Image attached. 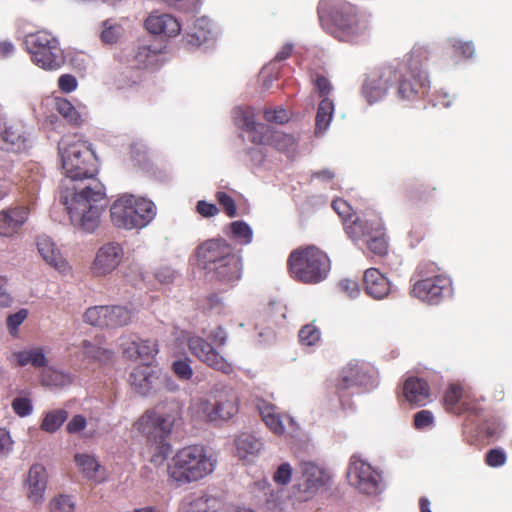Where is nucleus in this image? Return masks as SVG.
<instances>
[{"instance_id":"nucleus-1","label":"nucleus","mask_w":512,"mask_h":512,"mask_svg":"<svg viewBox=\"0 0 512 512\" xmlns=\"http://www.w3.org/2000/svg\"><path fill=\"white\" fill-rule=\"evenodd\" d=\"M63 169L59 200L72 226L92 233L99 224L107 200L105 187L95 177V155L90 144L78 135H66L58 144Z\"/></svg>"},{"instance_id":"nucleus-2","label":"nucleus","mask_w":512,"mask_h":512,"mask_svg":"<svg viewBox=\"0 0 512 512\" xmlns=\"http://www.w3.org/2000/svg\"><path fill=\"white\" fill-rule=\"evenodd\" d=\"M319 21L328 34L345 43H359L369 33V21L356 6L342 0H321Z\"/></svg>"},{"instance_id":"nucleus-3","label":"nucleus","mask_w":512,"mask_h":512,"mask_svg":"<svg viewBox=\"0 0 512 512\" xmlns=\"http://www.w3.org/2000/svg\"><path fill=\"white\" fill-rule=\"evenodd\" d=\"M217 458L204 445H190L178 450L167 464L168 480L176 487L198 482L215 470Z\"/></svg>"},{"instance_id":"nucleus-4","label":"nucleus","mask_w":512,"mask_h":512,"mask_svg":"<svg viewBox=\"0 0 512 512\" xmlns=\"http://www.w3.org/2000/svg\"><path fill=\"white\" fill-rule=\"evenodd\" d=\"M199 264L207 274L224 284H234L242 276V259L232 245L222 239H211L197 251Z\"/></svg>"},{"instance_id":"nucleus-5","label":"nucleus","mask_w":512,"mask_h":512,"mask_svg":"<svg viewBox=\"0 0 512 512\" xmlns=\"http://www.w3.org/2000/svg\"><path fill=\"white\" fill-rule=\"evenodd\" d=\"M429 50L425 45H415L402 63L395 70L399 77L396 79L397 96L406 101L419 99L428 92L430 82L424 69L428 60Z\"/></svg>"},{"instance_id":"nucleus-6","label":"nucleus","mask_w":512,"mask_h":512,"mask_svg":"<svg viewBox=\"0 0 512 512\" xmlns=\"http://www.w3.org/2000/svg\"><path fill=\"white\" fill-rule=\"evenodd\" d=\"M177 413L166 410L164 406L158 405L152 410L146 411L135 423V428L155 442L154 452L150 461L160 465L171 453V445L165 441L172 432Z\"/></svg>"},{"instance_id":"nucleus-7","label":"nucleus","mask_w":512,"mask_h":512,"mask_svg":"<svg viewBox=\"0 0 512 512\" xmlns=\"http://www.w3.org/2000/svg\"><path fill=\"white\" fill-rule=\"evenodd\" d=\"M155 204L146 198L131 194L119 196L110 206L111 221L117 228L141 230L156 216Z\"/></svg>"},{"instance_id":"nucleus-8","label":"nucleus","mask_w":512,"mask_h":512,"mask_svg":"<svg viewBox=\"0 0 512 512\" xmlns=\"http://www.w3.org/2000/svg\"><path fill=\"white\" fill-rule=\"evenodd\" d=\"M211 400L199 399L190 406L194 418L218 424L228 421L238 413V396L235 390L224 384H216L210 392Z\"/></svg>"},{"instance_id":"nucleus-9","label":"nucleus","mask_w":512,"mask_h":512,"mask_svg":"<svg viewBox=\"0 0 512 512\" xmlns=\"http://www.w3.org/2000/svg\"><path fill=\"white\" fill-rule=\"evenodd\" d=\"M411 294L422 302L436 305L453 294L452 280L439 273L434 263L420 264L414 274Z\"/></svg>"},{"instance_id":"nucleus-10","label":"nucleus","mask_w":512,"mask_h":512,"mask_svg":"<svg viewBox=\"0 0 512 512\" xmlns=\"http://www.w3.org/2000/svg\"><path fill=\"white\" fill-rule=\"evenodd\" d=\"M345 230L353 243L375 255H385L388 249V243L385 237L384 226L381 217L376 213H366L361 217H356L349 224H345Z\"/></svg>"},{"instance_id":"nucleus-11","label":"nucleus","mask_w":512,"mask_h":512,"mask_svg":"<svg viewBox=\"0 0 512 512\" xmlns=\"http://www.w3.org/2000/svg\"><path fill=\"white\" fill-rule=\"evenodd\" d=\"M291 276L304 283L323 281L330 270L327 255L315 246L293 251L288 259Z\"/></svg>"},{"instance_id":"nucleus-12","label":"nucleus","mask_w":512,"mask_h":512,"mask_svg":"<svg viewBox=\"0 0 512 512\" xmlns=\"http://www.w3.org/2000/svg\"><path fill=\"white\" fill-rule=\"evenodd\" d=\"M25 46L33 63L41 69L54 71L65 63V56L57 38L46 31L28 34L25 37Z\"/></svg>"},{"instance_id":"nucleus-13","label":"nucleus","mask_w":512,"mask_h":512,"mask_svg":"<svg viewBox=\"0 0 512 512\" xmlns=\"http://www.w3.org/2000/svg\"><path fill=\"white\" fill-rule=\"evenodd\" d=\"M347 479L360 494L377 496L385 490L381 472L358 455L350 458Z\"/></svg>"},{"instance_id":"nucleus-14","label":"nucleus","mask_w":512,"mask_h":512,"mask_svg":"<svg viewBox=\"0 0 512 512\" xmlns=\"http://www.w3.org/2000/svg\"><path fill=\"white\" fill-rule=\"evenodd\" d=\"M399 77L393 66H386L371 72L362 87V94L369 104L381 101L388 90L395 86Z\"/></svg>"},{"instance_id":"nucleus-15","label":"nucleus","mask_w":512,"mask_h":512,"mask_svg":"<svg viewBox=\"0 0 512 512\" xmlns=\"http://www.w3.org/2000/svg\"><path fill=\"white\" fill-rule=\"evenodd\" d=\"M124 250L117 242H108L99 247L91 264L90 271L95 277L112 273L122 262Z\"/></svg>"},{"instance_id":"nucleus-16","label":"nucleus","mask_w":512,"mask_h":512,"mask_svg":"<svg viewBox=\"0 0 512 512\" xmlns=\"http://www.w3.org/2000/svg\"><path fill=\"white\" fill-rule=\"evenodd\" d=\"M188 348L195 357L212 369L221 371L224 374L232 372V365L203 337H189Z\"/></svg>"},{"instance_id":"nucleus-17","label":"nucleus","mask_w":512,"mask_h":512,"mask_svg":"<svg viewBox=\"0 0 512 512\" xmlns=\"http://www.w3.org/2000/svg\"><path fill=\"white\" fill-rule=\"evenodd\" d=\"M300 474L298 486L299 490L305 494V499L313 497L329 480L325 469L312 461L300 463Z\"/></svg>"},{"instance_id":"nucleus-18","label":"nucleus","mask_w":512,"mask_h":512,"mask_svg":"<svg viewBox=\"0 0 512 512\" xmlns=\"http://www.w3.org/2000/svg\"><path fill=\"white\" fill-rule=\"evenodd\" d=\"M31 143L20 124L0 120V150L11 153L26 152Z\"/></svg>"},{"instance_id":"nucleus-19","label":"nucleus","mask_w":512,"mask_h":512,"mask_svg":"<svg viewBox=\"0 0 512 512\" xmlns=\"http://www.w3.org/2000/svg\"><path fill=\"white\" fill-rule=\"evenodd\" d=\"M234 124L243 130L248 139L256 144L264 141L267 126L255 121V111L250 106H237L232 110Z\"/></svg>"},{"instance_id":"nucleus-20","label":"nucleus","mask_w":512,"mask_h":512,"mask_svg":"<svg viewBox=\"0 0 512 512\" xmlns=\"http://www.w3.org/2000/svg\"><path fill=\"white\" fill-rule=\"evenodd\" d=\"M132 390L141 395L149 396L159 391L158 368L144 364L132 370L129 375Z\"/></svg>"},{"instance_id":"nucleus-21","label":"nucleus","mask_w":512,"mask_h":512,"mask_svg":"<svg viewBox=\"0 0 512 512\" xmlns=\"http://www.w3.org/2000/svg\"><path fill=\"white\" fill-rule=\"evenodd\" d=\"M145 27L151 34L167 38L176 37L181 32V24L175 16L158 11L147 17Z\"/></svg>"},{"instance_id":"nucleus-22","label":"nucleus","mask_w":512,"mask_h":512,"mask_svg":"<svg viewBox=\"0 0 512 512\" xmlns=\"http://www.w3.org/2000/svg\"><path fill=\"white\" fill-rule=\"evenodd\" d=\"M374 379L369 374L368 368L359 363H349L341 372L338 386L341 389L352 387H364L366 389L374 386Z\"/></svg>"},{"instance_id":"nucleus-23","label":"nucleus","mask_w":512,"mask_h":512,"mask_svg":"<svg viewBox=\"0 0 512 512\" xmlns=\"http://www.w3.org/2000/svg\"><path fill=\"white\" fill-rule=\"evenodd\" d=\"M37 249L43 260L59 273L67 275L71 272L69 263L49 236L41 235L37 238Z\"/></svg>"},{"instance_id":"nucleus-24","label":"nucleus","mask_w":512,"mask_h":512,"mask_svg":"<svg viewBox=\"0 0 512 512\" xmlns=\"http://www.w3.org/2000/svg\"><path fill=\"white\" fill-rule=\"evenodd\" d=\"M161 54L147 42L139 43L129 54V68L136 70L156 69L160 65Z\"/></svg>"},{"instance_id":"nucleus-25","label":"nucleus","mask_w":512,"mask_h":512,"mask_svg":"<svg viewBox=\"0 0 512 512\" xmlns=\"http://www.w3.org/2000/svg\"><path fill=\"white\" fill-rule=\"evenodd\" d=\"M47 479V472L43 465L34 464L31 466L25 484L26 494L29 501L36 505L41 504L44 501Z\"/></svg>"},{"instance_id":"nucleus-26","label":"nucleus","mask_w":512,"mask_h":512,"mask_svg":"<svg viewBox=\"0 0 512 512\" xmlns=\"http://www.w3.org/2000/svg\"><path fill=\"white\" fill-rule=\"evenodd\" d=\"M222 508L221 500L204 492L191 493L181 502L180 512H219Z\"/></svg>"},{"instance_id":"nucleus-27","label":"nucleus","mask_w":512,"mask_h":512,"mask_svg":"<svg viewBox=\"0 0 512 512\" xmlns=\"http://www.w3.org/2000/svg\"><path fill=\"white\" fill-rule=\"evenodd\" d=\"M8 360L17 366H31L35 369H44L48 366L49 360L46 350L42 346H31L22 350L14 351Z\"/></svg>"},{"instance_id":"nucleus-28","label":"nucleus","mask_w":512,"mask_h":512,"mask_svg":"<svg viewBox=\"0 0 512 512\" xmlns=\"http://www.w3.org/2000/svg\"><path fill=\"white\" fill-rule=\"evenodd\" d=\"M212 38V23L207 17L196 19L183 36V45L188 50L199 48Z\"/></svg>"},{"instance_id":"nucleus-29","label":"nucleus","mask_w":512,"mask_h":512,"mask_svg":"<svg viewBox=\"0 0 512 512\" xmlns=\"http://www.w3.org/2000/svg\"><path fill=\"white\" fill-rule=\"evenodd\" d=\"M366 293L376 300L386 298L391 292L389 279L376 268H369L364 273Z\"/></svg>"},{"instance_id":"nucleus-30","label":"nucleus","mask_w":512,"mask_h":512,"mask_svg":"<svg viewBox=\"0 0 512 512\" xmlns=\"http://www.w3.org/2000/svg\"><path fill=\"white\" fill-rule=\"evenodd\" d=\"M404 400L414 406H424L429 401L430 390L427 382L417 377H409L402 388Z\"/></svg>"},{"instance_id":"nucleus-31","label":"nucleus","mask_w":512,"mask_h":512,"mask_svg":"<svg viewBox=\"0 0 512 512\" xmlns=\"http://www.w3.org/2000/svg\"><path fill=\"white\" fill-rule=\"evenodd\" d=\"M29 211L26 207H16L0 212V235L11 236L27 221Z\"/></svg>"},{"instance_id":"nucleus-32","label":"nucleus","mask_w":512,"mask_h":512,"mask_svg":"<svg viewBox=\"0 0 512 512\" xmlns=\"http://www.w3.org/2000/svg\"><path fill=\"white\" fill-rule=\"evenodd\" d=\"M74 461L77 468L86 479L97 483L105 480V470L94 455L88 453H76Z\"/></svg>"},{"instance_id":"nucleus-33","label":"nucleus","mask_w":512,"mask_h":512,"mask_svg":"<svg viewBox=\"0 0 512 512\" xmlns=\"http://www.w3.org/2000/svg\"><path fill=\"white\" fill-rule=\"evenodd\" d=\"M259 414L267 428L277 436L286 433V424L284 415H282L276 406L271 403L261 402L258 404Z\"/></svg>"},{"instance_id":"nucleus-34","label":"nucleus","mask_w":512,"mask_h":512,"mask_svg":"<svg viewBox=\"0 0 512 512\" xmlns=\"http://www.w3.org/2000/svg\"><path fill=\"white\" fill-rule=\"evenodd\" d=\"M55 110L70 124L81 125L87 117L85 105H73L69 100L62 97L55 98Z\"/></svg>"},{"instance_id":"nucleus-35","label":"nucleus","mask_w":512,"mask_h":512,"mask_svg":"<svg viewBox=\"0 0 512 512\" xmlns=\"http://www.w3.org/2000/svg\"><path fill=\"white\" fill-rule=\"evenodd\" d=\"M263 447L260 439L249 433H241L235 438L236 455L239 459L256 457Z\"/></svg>"},{"instance_id":"nucleus-36","label":"nucleus","mask_w":512,"mask_h":512,"mask_svg":"<svg viewBox=\"0 0 512 512\" xmlns=\"http://www.w3.org/2000/svg\"><path fill=\"white\" fill-rule=\"evenodd\" d=\"M296 143V138L293 135L279 130H272L267 126L264 141L257 144L269 145L281 152H290L294 151Z\"/></svg>"},{"instance_id":"nucleus-37","label":"nucleus","mask_w":512,"mask_h":512,"mask_svg":"<svg viewBox=\"0 0 512 512\" xmlns=\"http://www.w3.org/2000/svg\"><path fill=\"white\" fill-rule=\"evenodd\" d=\"M334 103L330 98H323L317 108L315 119V134L322 135L329 128L333 115Z\"/></svg>"},{"instance_id":"nucleus-38","label":"nucleus","mask_w":512,"mask_h":512,"mask_svg":"<svg viewBox=\"0 0 512 512\" xmlns=\"http://www.w3.org/2000/svg\"><path fill=\"white\" fill-rule=\"evenodd\" d=\"M462 399V388L457 384L449 385L444 395V404L446 409L455 414H460L464 410H470L466 402H461Z\"/></svg>"},{"instance_id":"nucleus-39","label":"nucleus","mask_w":512,"mask_h":512,"mask_svg":"<svg viewBox=\"0 0 512 512\" xmlns=\"http://www.w3.org/2000/svg\"><path fill=\"white\" fill-rule=\"evenodd\" d=\"M134 317V310L130 306H108L109 328H117L128 325Z\"/></svg>"},{"instance_id":"nucleus-40","label":"nucleus","mask_w":512,"mask_h":512,"mask_svg":"<svg viewBox=\"0 0 512 512\" xmlns=\"http://www.w3.org/2000/svg\"><path fill=\"white\" fill-rule=\"evenodd\" d=\"M72 381L70 374L52 368H44L41 375V382L44 386L51 388H61L67 386Z\"/></svg>"},{"instance_id":"nucleus-41","label":"nucleus","mask_w":512,"mask_h":512,"mask_svg":"<svg viewBox=\"0 0 512 512\" xmlns=\"http://www.w3.org/2000/svg\"><path fill=\"white\" fill-rule=\"evenodd\" d=\"M230 236L241 245H248L253 240L251 226L243 220H237L229 225Z\"/></svg>"},{"instance_id":"nucleus-42","label":"nucleus","mask_w":512,"mask_h":512,"mask_svg":"<svg viewBox=\"0 0 512 512\" xmlns=\"http://www.w3.org/2000/svg\"><path fill=\"white\" fill-rule=\"evenodd\" d=\"M68 413L64 409H55L47 412L42 420L41 429L48 433L56 432L66 421Z\"/></svg>"},{"instance_id":"nucleus-43","label":"nucleus","mask_w":512,"mask_h":512,"mask_svg":"<svg viewBox=\"0 0 512 512\" xmlns=\"http://www.w3.org/2000/svg\"><path fill=\"white\" fill-rule=\"evenodd\" d=\"M81 354L84 358H90L100 362H108L112 359L113 352L94 345L90 341L84 340L80 346Z\"/></svg>"},{"instance_id":"nucleus-44","label":"nucleus","mask_w":512,"mask_h":512,"mask_svg":"<svg viewBox=\"0 0 512 512\" xmlns=\"http://www.w3.org/2000/svg\"><path fill=\"white\" fill-rule=\"evenodd\" d=\"M83 319L92 326L109 328L108 306L90 307L84 313Z\"/></svg>"},{"instance_id":"nucleus-45","label":"nucleus","mask_w":512,"mask_h":512,"mask_svg":"<svg viewBox=\"0 0 512 512\" xmlns=\"http://www.w3.org/2000/svg\"><path fill=\"white\" fill-rule=\"evenodd\" d=\"M298 338L302 346L314 347L321 341V331L314 323H309L301 327Z\"/></svg>"},{"instance_id":"nucleus-46","label":"nucleus","mask_w":512,"mask_h":512,"mask_svg":"<svg viewBox=\"0 0 512 512\" xmlns=\"http://www.w3.org/2000/svg\"><path fill=\"white\" fill-rule=\"evenodd\" d=\"M157 353L158 345L154 340L138 338L137 360L149 365Z\"/></svg>"},{"instance_id":"nucleus-47","label":"nucleus","mask_w":512,"mask_h":512,"mask_svg":"<svg viewBox=\"0 0 512 512\" xmlns=\"http://www.w3.org/2000/svg\"><path fill=\"white\" fill-rule=\"evenodd\" d=\"M138 336L130 334L119 338V347L124 357L130 360H137Z\"/></svg>"},{"instance_id":"nucleus-48","label":"nucleus","mask_w":512,"mask_h":512,"mask_svg":"<svg viewBox=\"0 0 512 512\" xmlns=\"http://www.w3.org/2000/svg\"><path fill=\"white\" fill-rule=\"evenodd\" d=\"M450 46L454 49L455 53L465 59L473 58L475 55V46L472 41H463L456 37L448 39Z\"/></svg>"},{"instance_id":"nucleus-49","label":"nucleus","mask_w":512,"mask_h":512,"mask_svg":"<svg viewBox=\"0 0 512 512\" xmlns=\"http://www.w3.org/2000/svg\"><path fill=\"white\" fill-rule=\"evenodd\" d=\"M293 467L289 462H282L273 474V481L278 486H287L292 479Z\"/></svg>"},{"instance_id":"nucleus-50","label":"nucleus","mask_w":512,"mask_h":512,"mask_svg":"<svg viewBox=\"0 0 512 512\" xmlns=\"http://www.w3.org/2000/svg\"><path fill=\"white\" fill-rule=\"evenodd\" d=\"M28 310L23 308L17 311L16 313L10 314L6 319V326L9 334L12 337H16L18 335V329L21 324L28 317Z\"/></svg>"},{"instance_id":"nucleus-51","label":"nucleus","mask_w":512,"mask_h":512,"mask_svg":"<svg viewBox=\"0 0 512 512\" xmlns=\"http://www.w3.org/2000/svg\"><path fill=\"white\" fill-rule=\"evenodd\" d=\"M414 427L417 430H430L435 425L434 414L430 410H420L414 414Z\"/></svg>"},{"instance_id":"nucleus-52","label":"nucleus","mask_w":512,"mask_h":512,"mask_svg":"<svg viewBox=\"0 0 512 512\" xmlns=\"http://www.w3.org/2000/svg\"><path fill=\"white\" fill-rule=\"evenodd\" d=\"M11 407L19 417H27L32 414L33 405L28 396H17L12 400Z\"/></svg>"},{"instance_id":"nucleus-53","label":"nucleus","mask_w":512,"mask_h":512,"mask_svg":"<svg viewBox=\"0 0 512 512\" xmlns=\"http://www.w3.org/2000/svg\"><path fill=\"white\" fill-rule=\"evenodd\" d=\"M172 371L180 380H190L193 375V369L189 359H179L172 363Z\"/></svg>"},{"instance_id":"nucleus-54","label":"nucleus","mask_w":512,"mask_h":512,"mask_svg":"<svg viewBox=\"0 0 512 512\" xmlns=\"http://www.w3.org/2000/svg\"><path fill=\"white\" fill-rule=\"evenodd\" d=\"M74 502L70 496L60 495L50 502L51 512H73Z\"/></svg>"},{"instance_id":"nucleus-55","label":"nucleus","mask_w":512,"mask_h":512,"mask_svg":"<svg viewBox=\"0 0 512 512\" xmlns=\"http://www.w3.org/2000/svg\"><path fill=\"white\" fill-rule=\"evenodd\" d=\"M266 121L276 124H284L289 120V113L282 107L267 108L264 110Z\"/></svg>"},{"instance_id":"nucleus-56","label":"nucleus","mask_w":512,"mask_h":512,"mask_svg":"<svg viewBox=\"0 0 512 512\" xmlns=\"http://www.w3.org/2000/svg\"><path fill=\"white\" fill-rule=\"evenodd\" d=\"M121 35V27L118 25H113L109 21H105L103 24V30L101 33V39L104 43L113 44L115 43Z\"/></svg>"},{"instance_id":"nucleus-57","label":"nucleus","mask_w":512,"mask_h":512,"mask_svg":"<svg viewBox=\"0 0 512 512\" xmlns=\"http://www.w3.org/2000/svg\"><path fill=\"white\" fill-rule=\"evenodd\" d=\"M164 4H166L171 9L180 11V12H191L194 11L201 0H161Z\"/></svg>"},{"instance_id":"nucleus-58","label":"nucleus","mask_w":512,"mask_h":512,"mask_svg":"<svg viewBox=\"0 0 512 512\" xmlns=\"http://www.w3.org/2000/svg\"><path fill=\"white\" fill-rule=\"evenodd\" d=\"M216 199L225 210L229 217H234L237 213V208L234 199L225 192L219 191L216 193Z\"/></svg>"},{"instance_id":"nucleus-59","label":"nucleus","mask_w":512,"mask_h":512,"mask_svg":"<svg viewBox=\"0 0 512 512\" xmlns=\"http://www.w3.org/2000/svg\"><path fill=\"white\" fill-rule=\"evenodd\" d=\"M506 453L502 449H491L486 454V463L490 467H501L506 462Z\"/></svg>"},{"instance_id":"nucleus-60","label":"nucleus","mask_w":512,"mask_h":512,"mask_svg":"<svg viewBox=\"0 0 512 512\" xmlns=\"http://www.w3.org/2000/svg\"><path fill=\"white\" fill-rule=\"evenodd\" d=\"M14 441L9 431L0 428V459L7 457L13 450Z\"/></svg>"},{"instance_id":"nucleus-61","label":"nucleus","mask_w":512,"mask_h":512,"mask_svg":"<svg viewBox=\"0 0 512 512\" xmlns=\"http://www.w3.org/2000/svg\"><path fill=\"white\" fill-rule=\"evenodd\" d=\"M78 82L71 74H63L58 79V87L64 93H71L77 89Z\"/></svg>"},{"instance_id":"nucleus-62","label":"nucleus","mask_w":512,"mask_h":512,"mask_svg":"<svg viewBox=\"0 0 512 512\" xmlns=\"http://www.w3.org/2000/svg\"><path fill=\"white\" fill-rule=\"evenodd\" d=\"M196 211L204 218L214 217L219 213V209L215 204L209 203L205 200L197 202Z\"/></svg>"},{"instance_id":"nucleus-63","label":"nucleus","mask_w":512,"mask_h":512,"mask_svg":"<svg viewBox=\"0 0 512 512\" xmlns=\"http://www.w3.org/2000/svg\"><path fill=\"white\" fill-rule=\"evenodd\" d=\"M159 391L164 389L169 392H175L179 389L178 384L172 379L170 375L161 371L158 368Z\"/></svg>"},{"instance_id":"nucleus-64","label":"nucleus","mask_w":512,"mask_h":512,"mask_svg":"<svg viewBox=\"0 0 512 512\" xmlns=\"http://www.w3.org/2000/svg\"><path fill=\"white\" fill-rule=\"evenodd\" d=\"M314 85L316 91L318 92L319 96L322 97V99L329 98L328 95L333 90V87L326 77L318 75L314 81Z\"/></svg>"}]
</instances>
